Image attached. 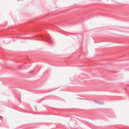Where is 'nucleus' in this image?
Masks as SVG:
<instances>
[{"label": "nucleus", "mask_w": 129, "mask_h": 129, "mask_svg": "<svg viewBox=\"0 0 129 129\" xmlns=\"http://www.w3.org/2000/svg\"><path fill=\"white\" fill-rule=\"evenodd\" d=\"M92 101H94L95 103L96 104H103V103L101 102H100L98 101H96L95 100H93Z\"/></svg>", "instance_id": "1"}, {"label": "nucleus", "mask_w": 129, "mask_h": 129, "mask_svg": "<svg viewBox=\"0 0 129 129\" xmlns=\"http://www.w3.org/2000/svg\"><path fill=\"white\" fill-rule=\"evenodd\" d=\"M79 99H80V100L86 99V100H89V99H85L79 98Z\"/></svg>", "instance_id": "2"}, {"label": "nucleus", "mask_w": 129, "mask_h": 129, "mask_svg": "<svg viewBox=\"0 0 129 129\" xmlns=\"http://www.w3.org/2000/svg\"><path fill=\"white\" fill-rule=\"evenodd\" d=\"M33 72V71H31L29 72V73H32Z\"/></svg>", "instance_id": "3"}, {"label": "nucleus", "mask_w": 129, "mask_h": 129, "mask_svg": "<svg viewBox=\"0 0 129 129\" xmlns=\"http://www.w3.org/2000/svg\"><path fill=\"white\" fill-rule=\"evenodd\" d=\"M41 37H45V36H42V35L41 36Z\"/></svg>", "instance_id": "4"}, {"label": "nucleus", "mask_w": 129, "mask_h": 129, "mask_svg": "<svg viewBox=\"0 0 129 129\" xmlns=\"http://www.w3.org/2000/svg\"><path fill=\"white\" fill-rule=\"evenodd\" d=\"M50 43H51V44H52V43L51 42V41L50 42Z\"/></svg>", "instance_id": "5"}, {"label": "nucleus", "mask_w": 129, "mask_h": 129, "mask_svg": "<svg viewBox=\"0 0 129 129\" xmlns=\"http://www.w3.org/2000/svg\"><path fill=\"white\" fill-rule=\"evenodd\" d=\"M0 117H2V116H0Z\"/></svg>", "instance_id": "6"}]
</instances>
